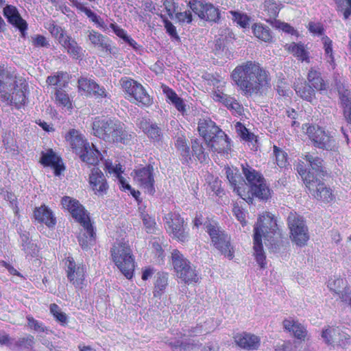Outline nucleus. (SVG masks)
Masks as SVG:
<instances>
[{
    "mask_svg": "<svg viewBox=\"0 0 351 351\" xmlns=\"http://www.w3.org/2000/svg\"><path fill=\"white\" fill-rule=\"evenodd\" d=\"M230 77L246 95H262L271 86L269 71L256 61L247 60L238 64L232 71Z\"/></svg>",
    "mask_w": 351,
    "mask_h": 351,
    "instance_id": "f257e3e1",
    "label": "nucleus"
},
{
    "mask_svg": "<svg viewBox=\"0 0 351 351\" xmlns=\"http://www.w3.org/2000/svg\"><path fill=\"white\" fill-rule=\"evenodd\" d=\"M281 237L282 234L274 215L267 211L260 215L254 228L253 249L254 256L261 268H265L267 265L262 239L264 238L272 244Z\"/></svg>",
    "mask_w": 351,
    "mask_h": 351,
    "instance_id": "f03ea898",
    "label": "nucleus"
},
{
    "mask_svg": "<svg viewBox=\"0 0 351 351\" xmlns=\"http://www.w3.org/2000/svg\"><path fill=\"white\" fill-rule=\"evenodd\" d=\"M225 169L226 178L233 191L248 204H252L254 198L266 202L271 197V190L265 178L252 186H247L237 169L226 167Z\"/></svg>",
    "mask_w": 351,
    "mask_h": 351,
    "instance_id": "7ed1b4c3",
    "label": "nucleus"
},
{
    "mask_svg": "<svg viewBox=\"0 0 351 351\" xmlns=\"http://www.w3.org/2000/svg\"><path fill=\"white\" fill-rule=\"evenodd\" d=\"M63 208L67 210L72 217L83 227L85 232L78 237L79 244L83 250H87L96 242V231L91 223L88 212L76 199L69 196L62 198Z\"/></svg>",
    "mask_w": 351,
    "mask_h": 351,
    "instance_id": "20e7f679",
    "label": "nucleus"
},
{
    "mask_svg": "<svg viewBox=\"0 0 351 351\" xmlns=\"http://www.w3.org/2000/svg\"><path fill=\"white\" fill-rule=\"evenodd\" d=\"M328 88V83L322 77L321 72L313 67L308 70L306 81L298 79L293 86L296 94L310 103L316 99V92L326 91Z\"/></svg>",
    "mask_w": 351,
    "mask_h": 351,
    "instance_id": "39448f33",
    "label": "nucleus"
},
{
    "mask_svg": "<svg viewBox=\"0 0 351 351\" xmlns=\"http://www.w3.org/2000/svg\"><path fill=\"white\" fill-rule=\"evenodd\" d=\"M204 225L213 246L222 255L232 260L234 257V247L231 242V236L213 219L207 218Z\"/></svg>",
    "mask_w": 351,
    "mask_h": 351,
    "instance_id": "423d86ee",
    "label": "nucleus"
},
{
    "mask_svg": "<svg viewBox=\"0 0 351 351\" xmlns=\"http://www.w3.org/2000/svg\"><path fill=\"white\" fill-rule=\"evenodd\" d=\"M171 263L175 276L186 285L197 284L199 275L197 267L178 249L171 252Z\"/></svg>",
    "mask_w": 351,
    "mask_h": 351,
    "instance_id": "0eeeda50",
    "label": "nucleus"
},
{
    "mask_svg": "<svg viewBox=\"0 0 351 351\" xmlns=\"http://www.w3.org/2000/svg\"><path fill=\"white\" fill-rule=\"evenodd\" d=\"M110 255L112 261L124 276L128 280L132 279L135 269V257L128 242L114 243Z\"/></svg>",
    "mask_w": 351,
    "mask_h": 351,
    "instance_id": "6e6552de",
    "label": "nucleus"
},
{
    "mask_svg": "<svg viewBox=\"0 0 351 351\" xmlns=\"http://www.w3.org/2000/svg\"><path fill=\"white\" fill-rule=\"evenodd\" d=\"M296 170L302 177L304 183L311 195L317 200L326 203L332 202L335 197L330 187L315 176L311 171H307L304 163H298Z\"/></svg>",
    "mask_w": 351,
    "mask_h": 351,
    "instance_id": "1a4fd4ad",
    "label": "nucleus"
},
{
    "mask_svg": "<svg viewBox=\"0 0 351 351\" xmlns=\"http://www.w3.org/2000/svg\"><path fill=\"white\" fill-rule=\"evenodd\" d=\"M119 82L125 93V98L129 101L141 108H147L152 105L153 98L141 83L128 77H121Z\"/></svg>",
    "mask_w": 351,
    "mask_h": 351,
    "instance_id": "9d476101",
    "label": "nucleus"
},
{
    "mask_svg": "<svg viewBox=\"0 0 351 351\" xmlns=\"http://www.w3.org/2000/svg\"><path fill=\"white\" fill-rule=\"evenodd\" d=\"M302 130H305V134L314 147L327 151L337 149L335 139L324 128L317 124L305 123L302 125Z\"/></svg>",
    "mask_w": 351,
    "mask_h": 351,
    "instance_id": "9b49d317",
    "label": "nucleus"
},
{
    "mask_svg": "<svg viewBox=\"0 0 351 351\" xmlns=\"http://www.w3.org/2000/svg\"><path fill=\"white\" fill-rule=\"evenodd\" d=\"M164 221L165 230L173 239L182 243L189 241L187 224L179 212L168 213L165 215Z\"/></svg>",
    "mask_w": 351,
    "mask_h": 351,
    "instance_id": "f8f14e48",
    "label": "nucleus"
},
{
    "mask_svg": "<svg viewBox=\"0 0 351 351\" xmlns=\"http://www.w3.org/2000/svg\"><path fill=\"white\" fill-rule=\"evenodd\" d=\"M5 73L4 66L0 65V78H3ZM5 83L0 79V97L1 101L7 102L8 104L17 110L23 108L27 99V84H21V87L18 85L14 86V90L11 94L4 91Z\"/></svg>",
    "mask_w": 351,
    "mask_h": 351,
    "instance_id": "ddd939ff",
    "label": "nucleus"
},
{
    "mask_svg": "<svg viewBox=\"0 0 351 351\" xmlns=\"http://www.w3.org/2000/svg\"><path fill=\"white\" fill-rule=\"evenodd\" d=\"M65 271L69 282L77 290H82L87 285V268L83 263H76L74 258L69 256L64 259Z\"/></svg>",
    "mask_w": 351,
    "mask_h": 351,
    "instance_id": "4468645a",
    "label": "nucleus"
},
{
    "mask_svg": "<svg viewBox=\"0 0 351 351\" xmlns=\"http://www.w3.org/2000/svg\"><path fill=\"white\" fill-rule=\"evenodd\" d=\"M287 224L292 241L300 247L306 245L309 235L303 217L295 213H291L287 218Z\"/></svg>",
    "mask_w": 351,
    "mask_h": 351,
    "instance_id": "2eb2a0df",
    "label": "nucleus"
},
{
    "mask_svg": "<svg viewBox=\"0 0 351 351\" xmlns=\"http://www.w3.org/2000/svg\"><path fill=\"white\" fill-rule=\"evenodd\" d=\"M134 182L145 193L154 195L155 193L154 169L151 164L135 169L131 173Z\"/></svg>",
    "mask_w": 351,
    "mask_h": 351,
    "instance_id": "dca6fc26",
    "label": "nucleus"
},
{
    "mask_svg": "<svg viewBox=\"0 0 351 351\" xmlns=\"http://www.w3.org/2000/svg\"><path fill=\"white\" fill-rule=\"evenodd\" d=\"M188 5L201 19L217 23L220 19L219 10L210 3H206L204 0H190Z\"/></svg>",
    "mask_w": 351,
    "mask_h": 351,
    "instance_id": "f3484780",
    "label": "nucleus"
},
{
    "mask_svg": "<svg viewBox=\"0 0 351 351\" xmlns=\"http://www.w3.org/2000/svg\"><path fill=\"white\" fill-rule=\"evenodd\" d=\"M117 118L107 116H97L92 123L93 134L105 141H109L114 124Z\"/></svg>",
    "mask_w": 351,
    "mask_h": 351,
    "instance_id": "a211bd4d",
    "label": "nucleus"
},
{
    "mask_svg": "<svg viewBox=\"0 0 351 351\" xmlns=\"http://www.w3.org/2000/svg\"><path fill=\"white\" fill-rule=\"evenodd\" d=\"M88 182L95 195L104 196L107 194L109 185L106 176L99 168H93L91 170Z\"/></svg>",
    "mask_w": 351,
    "mask_h": 351,
    "instance_id": "6ab92c4d",
    "label": "nucleus"
},
{
    "mask_svg": "<svg viewBox=\"0 0 351 351\" xmlns=\"http://www.w3.org/2000/svg\"><path fill=\"white\" fill-rule=\"evenodd\" d=\"M114 121L108 142L128 145L134 138V132H129L125 124L119 119H117Z\"/></svg>",
    "mask_w": 351,
    "mask_h": 351,
    "instance_id": "aec40b11",
    "label": "nucleus"
},
{
    "mask_svg": "<svg viewBox=\"0 0 351 351\" xmlns=\"http://www.w3.org/2000/svg\"><path fill=\"white\" fill-rule=\"evenodd\" d=\"M88 40L94 47L101 49L107 54L115 55L118 51L117 47L110 45L109 38L102 34L94 30L87 32Z\"/></svg>",
    "mask_w": 351,
    "mask_h": 351,
    "instance_id": "412c9836",
    "label": "nucleus"
},
{
    "mask_svg": "<svg viewBox=\"0 0 351 351\" xmlns=\"http://www.w3.org/2000/svg\"><path fill=\"white\" fill-rule=\"evenodd\" d=\"M211 97L215 101L223 104L230 110L232 114L237 115L242 114L243 107L234 97L219 90L213 91Z\"/></svg>",
    "mask_w": 351,
    "mask_h": 351,
    "instance_id": "4be33fe9",
    "label": "nucleus"
},
{
    "mask_svg": "<svg viewBox=\"0 0 351 351\" xmlns=\"http://www.w3.org/2000/svg\"><path fill=\"white\" fill-rule=\"evenodd\" d=\"M40 162L44 167H51L56 176H59L65 169L62 158L52 149L42 152Z\"/></svg>",
    "mask_w": 351,
    "mask_h": 351,
    "instance_id": "5701e85b",
    "label": "nucleus"
},
{
    "mask_svg": "<svg viewBox=\"0 0 351 351\" xmlns=\"http://www.w3.org/2000/svg\"><path fill=\"white\" fill-rule=\"evenodd\" d=\"M236 345L246 350H256L261 346V338L252 333L242 332L233 337Z\"/></svg>",
    "mask_w": 351,
    "mask_h": 351,
    "instance_id": "b1692460",
    "label": "nucleus"
},
{
    "mask_svg": "<svg viewBox=\"0 0 351 351\" xmlns=\"http://www.w3.org/2000/svg\"><path fill=\"white\" fill-rule=\"evenodd\" d=\"M64 138L73 152L77 155H80L81 153H83L86 149H88L89 143L77 130L70 129L65 134Z\"/></svg>",
    "mask_w": 351,
    "mask_h": 351,
    "instance_id": "393cba45",
    "label": "nucleus"
},
{
    "mask_svg": "<svg viewBox=\"0 0 351 351\" xmlns=\"http://www.w3.org/2000/svg\"><path fill=\"white\" fill-rule=\"evenodd\" d=\"M282 327L285 332H289L294 338L300 341H305L308 331L306 328L298 319L289 317L282 321Z\"/></svg>",
    "mask_w": 351,
    "mask_h": 351,
    "instance_id": "a878e982",
    "label": "nucleus"
},
{
    "mask_svg": "<svg viewBox=\"0 0 351 351\" xmlns=\"http://www.w3.org/2000/svg\"><path fill=\"white\" fill-rule=\"evenodd\" d=\"M197 125L198 132L206 143L223 132L210 118L199 119Z\"/></svg>",
    "mask_w": 351,
    "mask_h": 351,
    "instance_id": "bb28decb",
    "label": "nucleus"
},
{
    "mask_svg": "<svg viewBox=\"0 0 351 351\" xmlns=\"http://www.w3.org/2000/svg\"><path fill=\"white\" fill-rule=\"evenodd\" d=\"M3 12L8 21L18 28L21 33V36L25 37L27 29V23L21 16L17 8L14 5H7L3 8Z\"/></svg>",
    "mask_w": 351,
    "mask_h": 351,
    "instance_id": "cd10ccee",
    "label": "nucleus"
},
{
    "mask_svg": "<svg viewBox=\"0 0 351 351\" xmlns=\"http://www.w3.org/2000/svg\"><path fill=\"white\" fill-rule=\"evenodd\" d=\"M137 125L152 141L159 142L162 141L163 137L162 130L156 123H152L149 119L143 118Z\"/></svg>",
    "mask_w": 351,
    "mask_h": 351,
    "instance_id": "c85d7f7f",
    "label": "nucleus"
},
{
    "mask_svg": "<svg viewBox=\"0 0 351 351\" xmlns=\"http://www.w3.org/2000/svg\"><path fill=\"white\" fill-rule=\"evenodd\" d=\"M208 147L219 154H228L230 150V141L227 134L223 131L206 143Z\"/></svg>",
    "mask_w": 351,
    "mask_h": 351,
    "instance_id": "c756f323",
    "label": "nucleus"
},
{
    "mask_svg": "<svg viewBox=\"0 0 351 351\" xmlns=\"http://www.w3.org/2000/svg\"><path fill=\"white\" fill-rule=\"evenodd\" d=\"M169 273L160 271L156 274L154 281L153 295L160 298L169 286Z\"/></svg>",
    "mask_w": 351,
    "mask_h": 351,
    "instance_id": "7c9ffc66",
    "label": "nucleus"
},
{
    "mask_svg": "<svg viewBox=\"0 0 351 351\" xmlns=\"http://www.w3.org/2000/svg\"><path fill=\"white\" fill-rule=\"evenodd\" d=\"M69 75L66 71H57L47 77L46 83L53 87L54 91L59 88L64 89L69 86Z\"/></svg>",
    "mask_w": 351,
    "mask_h": 351,
    "instance_id": "2f4dec72",
    "label": "nucleus"
},
{
    "mask_svg": "<svg viewBox=\"0 0 351 351\" xmlns=\"http://www.w3.org/2000/svg\"><path fill=\"white\" fill-rule=\"evenodd\" d=\"M285 49L298 60L307 63L310 62L309 52L306 46L301 42H292L290 44H287L285 45Z\"/></svg>",
    "mask_w": 351,
    "mask_h": 351,
    "instance_id": "473e14b6",
    "label": "nucleus"
},
{
    "mask_svg": "<svg viewBox=\"0 0 351 351\" xmlns=\"http://www.w3.org/2000/svg\"><path fill=\"white\" fill-rule=\"evenodd\" d=\"M162 89L167 98V101L172 104L182 114H184L186 112V104L184 100L177 95L173 88L169 86L162 85Z\"/></svg>",
    "mask_w": 351,
    "mask_h": 351,
    "instance_id": "72a5a7b5",
    "label": "nucleus"
},
{
    "mask_svg": "<svg viewBox=\"0 0 351 351\" xmlns=\"http://www.w3.org/2000/svg\"><path fill=\"white\" fill-rule=\"evenodd\" d=\"M34 215L39 222L44 223L48 227H53L56 223V219L53 213L45 204L37 207L34 210Z\"/></svg>",
    "mask_w": 351,
    "mask_h": 351,
    "instance_id": "f704fd0d",
    "label": "nucleus"
},
{
    "mask_svg": "<svg viewBox=\"0 0 351 351\" xmlns=\"http://www.w3.org/2000/svg\"><path fill=\"white\" fill-rule=\"evenodd\" d=\"M328 287L330 291L337 293L343 301H346L350 294L349 288L346 287V281L341 278L330 279Z\"/></svg>",
    "mask_w": 351,
    "mask_h": 351,
    "instance_id": "c9c22d12",
    "label": "nucleus"
},
{
    "mask_svg": "<svg viewBox=\"0 0 351 351\" xmlns=\"http://www.w3.org/2000/svg\"><path fill=\"white\" fill-rule=\"evenodd\" d=\"M54 103L62 110L71 111L73 110V99L64 89L58 88L54 91Z\"/></svg>",
    "mask_w": 351,
    "mask_h": 351,
    "instance_id": "e433bc0d",
    "label": "nucleus"
},
{
    "mask_svg": "<svg viewBox=\"0 0 351 351\" xmlns=\"http://www.w3.org/2000/svg\"><path fill=\"white\" fill-rule=\"evenodd\" d=\"M241 169L247 186H252L256 182L265 179L263 175L259 171L254 169L247 162L241 164Z\"/></svg>",
    "mask_w": 351,
    "mask_h": 351,
    "instance_id": "4c0bfd02",
    "label": "nucleus"
},
{
    "mask_svg": "<svg viewBox=\"0 0 351 351\" xmlns=\"http://www.w3.org/2000/svg\"><path fill=\"white\" fill-rule=\"evenodd\" d=\"M282 7V5L275 0H265L263 4V14L267 17L265 21L267 22L276 21Z\"/></svg>",
    "mask_w": 351,
    "mask_h": 351,
    "instance_id": "58836bf2",
    "label": "nucleus"
},
{
    "mask_svg": "<svg viewBox=\"0 0 351 351\" xmlns=\"http://www.w3.org/2000/svg\"><path fill=\"white\" fill-rule=\"evenodd\" d=\"M252 32L256 38L265 43L273 42V34L270 28L262 23H254L252 27Z\"/></svg>",
    "mask_w": 351,
    "mask_h": 351,
    "instance_id": "ea45409f",
    "label": "nucleus"
},
{
    "mask_svg": "<svg viewBox=\"0 0 351 351\" xmlns=\"http://www.w3.org/2000/svg\"><path fill=\"white\" fill-rule=\"evenodd\" d=\"M60 44L66 50L67 53L75 59L80 57L82 47L78 46L77 42L70 36H64L60 40Z\"/></svg>",
    "mask_w": 351,
    "mask_h": 351,
    "instance_id": "a19ab883",
    "label": "nucleus"
},
{
    "mask_svg": "<svg viewBox=\"0 0 351 351\" xmlns=\"http://www.w3.org/2000/svg\"><path fill=\"white\" fill-rule=\"evenodd\" d=\"M110 27L112 29L114 34L119 38L123 39L126 43L132 47L134 50H138L141 47L135 40L128 35L127 31L118 25L115 22L110 24Z\"/></svg>",
    "mask_w": 351,
    "mask_h": 351,
    "instance_id": "79ce46f5",
    "label": "nucleus"
},
{
    "mask_svg": "<svg viewBox=\"0 0 351 351\" xmlns=\"http://www.w3.org/2000/svg\"><path fill=\"white\" fill-rule=\"evenodd\" d=\"M79 156L83 162L93 166L97 165L101 159L100 152L96 149L91 148L89 144L88 145V149H86L85 151Z\"/></svg>",
    "mask_w": 351,
    "mask_h": 351,
    "instance_id": "37998d69",
    "label": "nucleus"
},
{
    "mask_svg": "<svg viewBox=\"0 0 351 351\" xmlns=\"http://www.w3.org/2000/svg\"><path fill=\"white\" fill-rule=\"evenodd\" d=\"M343 330L339 327H330L322 330V337L326 343L336 345L339 336H341Z\"/></svg>",
    "mask_w": 351,
    "mask_h": 351,
    "instance_id": "c03bdc74",
    "label": "nucleus"
},
{
    "mask_svg": "<svg viewBox=\"0 0 351 351\" xmlns=\"http://www.w3.org/2000/svg\"><path fill=\"white\" fill-rule=\"evenodd\" d=\"M176 149L180 152L183 164H188L191 160L190 147L185 138L178 137L175 143Z\"/></svg>",
    "mask_w": 351,
    "mask_h": 351,
    "instance_id": "a18cd8bd",
    "label": "nucleus"
},
{
    "mask_svg": "<svg viewBox=\"0 0 351 351\" xmlns=\"http://www.w3.org/2000/svg\"><path fill=\"white\" fill-rule=\"evenodd\" d=\"M306 161L308 163L312 170L315 171L316 173V177L319 176H325L326 174L324 171V168L323 167V160L320 157L313 156L309 154H307L304 156V158Z\"/></svg>",
    "mask_w": 351,
    "mask_h": 351,
    "instance_id": "49530a36",
    "label": "nucleus"
},
{
    "mask_svg": "<svg viewBox=\"0 0 351 351\" xmlns=\"http://www.w3.org/2000/svg\"><path fill=\"white\" fill-rule=\"evenodd\" d=\"M191 149L193 156L201 163L206 162L208 158V154L206 152L203 143L198 139H195L191 141Z\"/></svg>",
    "mask_w": 351,
    "mask_h": 351,
    "instance_id": "de8ad7c7",
    "label": "nucleus"
},
{
    "mask_svg": "<svg viewBox=\"0 0 351 351\" xmlns=\"http://www.w3.org/2000/svg\"><path fill=\"white\" fill-rule=\"evenodd\" d=\"M96 82L90 78L80 77L77 80L78 92L86 96H90L91 92L95 89Z\"/></svg>",
    "mask_w": 351,
    "mask_h": 351,
    "instance_id": "09e8293b",
    "label": "nucleus"
},
{
    "mask_svg": "<svg viewBox=\"0 0 351 351\" xmlns=\"http://www.w3.org/2000/svg\"><path fill=\"white\" fill-rule=\"evenodd\" d=\"M273 155L275 163L281 169L287 168L289 165V158L287 153L276 145L273 146Z\"/></svg>",
    "mask_w": 351,
    "mask_h": 351,
    "instance_id": "8fccbe9b",
    "label": "nucleus"
},
{
    "mask_svg": "<svg viewBox=\"0 0 351 351\" xmlns=\"http://www.w3.org/2000/svg\"><path fill=\"white\" fill-rule=\"evenodd\" d=\"M325 55L328 58L327 62L332 66V69L336 67L335 56L332 50V40L327 36L322 38Z\"/></svg>",
    "mask_w": 351,
    "mask_h": 351,
    "instance_id": "3c124183",
    "label": "nucleus"
},
{
    "mask_svg": "<svg viewBox=\"0 0 351 351\" xmlns=\"http://www.w3.org/2000/svg\"><path fill=\"white\" fill-rule=\"evenodd\" d=\"M340 101L343 108V116L346 121L351 124V97L349 93L341 94Z\"/></svg>",
    "mask_w": 351,
    "mask_h": 351,
    "instance_id": "603ef678",
    "label": "nucleus"
},
{
    "mask_svg": "<svg viewBox=\"0 0 351 351\" xmlns=\"http://www.w3.org/2000/svg\"><path fill=\"white\" fill-rule=\"evenodd\" d=\"M50 313L61 326H66L68 323L67 315L61 311L60 308L56 303L49 305Z\"/></svg>",
    "mask_w": 351,
    "mask_h": 351,
    "instance_id": "864d4df0",
    "label": "nucleus"
},
{
    "mask_svg": "<svg viewBox=\"0 0 351 351\" xmlns=\"http://www.w3.org/2000/svg\"><path fill=\"white\" fill-rule=\"evenodd\" d=\"M229 13L232 16V21L239 26L242 28H246L249 27L250 17L248 16L246 14L233 10L230 11Z\"/></svg>",
    "mask_w": 351,
    "mask_h": 351,
    "instance_id": "5fc2aeb1",
    "label": "nucleus"
},
{
    "mask_svg": "<svg viewBox=\"0 0 351 351\" xmlns=\"http://www.w3.org/2000/svg\"><path fill=\"white\" fill-rule=\"evenodd\" d=\"M337 11L341 12L343 19L346 20L351 16V0H335Z\"/></svg>",
    "mask_w": 351,
    "mask_h": 351,
    "instance_id": "6e6d98bb",
    "label": "nucleus"
},
{
    "mask_svg": "<svg viewBox=\"0 0 351 351\" xmlns=\"http://www.w3.org/2000/svg\"><path fill=\"white\" fill-rule=\"evenodd\" d=\"M208 190L213 192L214 195L218 197H221L224 195V191L221 187L222 182L219 178L211 176L208 182Z\"/></svg>",
    "mask_w": 351,
    "mask_h": 351,
    "instance_id": "4d7b16f0",
    "label": "nucleus"
},
{
    "mask_svg": "<svg viewBox=\"0 0 351 351\" xmlns=\"http://www.w3.org/2000/svg\"><path fill=\"white\" fill-rule=\"evenodd\" d=\"M35 343L34 336L28 335L26 337H20L15 341L14 347L19 350L32 349Z\"/></svg>",
    "mask_w": 351,
    "mask_h": 351,
    "instance_id": "13d9d810",
    "label": "nucleus"
},
{
    "mask_svg": "<svg viewBox=\"0 0 351 351\" xmlns=\"http://www.w3.org/2000/svg\"><path fill=\"white\" fill-rule=\"evenodd\" d=\"M73 6L75 7L77 10H80L84 12L86 16L93 22L95 23L97 21V19L99 16L96 14L94 12H93L90 8L84 5V4L77 1H73Z\"/></svg>",
    "mask_w": 351,
    "mask_h": 351,
    "instance_id": "bf43d9fd",
    "label": "nucleus"
},
{
    "mask_svg": "<svg viewBox=\"0 0 351 351\" xmlns=\"http://www.w3.org/2000/svg\"><path fill=\"white\" fill-rule=\"evenodd\" d=\"M239 135L242 140L248 142V143H257V137L256 136L249 131V130L241 123H238Z\"/></svg>",
    "mask_w": 351,
    "mask_h": 351,
    "instance_id": "052dcab7",
    "label": "nucleus"
},
{
    "mask_svg": "<svg viewBox=\"0 0 351 351\" xmlns=\"http://www.w3.org/2000/svg\"><path fill=\"white\" fill-rule=\"evenodd\" d=\"M50 34L56 38L60 43V40H63L64 36L67 35L64 33V29L59 25L55 23L54 21L50 23L47 27Z\"/></svg>",
    "mask_w": 351,
    "mask_h": 351,
    "instance_id": "680f3d73",
    "label": "nucleus"
},
{
    "mask_svg": "<svg viewBox=\"0 0 351 351\" xmlns=\"http://www.w3.org/2000/svg\"><path fill=\"white\" fill-rule=\"evenodd\" d=\"M162 21L166 32L171 37L172 40L180 41V38L178 34L176 27L173 25V24L167 18H164Z\"/></svg>",
    "mask_w": 351,
    "mask_h": 351,
    "instance_id": "e2e57ef3",
    "label": "nucleus"
},
{
    "mask_svg": "<svg viewBox=\"0 0 351 351\" xmlns=\"http://www.w3.org/2000/svg\"><path fill=\"white\" fill-rule=\"evenodd\" d=\"M232 213L237 219L241 223L242 226L247 224L246 211L242 208L238 204H234L232 208Z\"/></svg>",
    "mask_w": 351,
    "mask_h": 351,
    "instance_id": "0e129e2a",
    "label": "nucleus"
},
{
    "mask_svg": "<svg viewBox=\"0 0 351 351\" xmlns=\"http://www.w3.org/2000/svg\"><path fill=\"white\" fill-rule=\"evenodd\" d=\"M104 169L110 174L114 173L116 177L123 173V169L121 164L113 165L112 161L106 160L104 162Z\"/></svg>",
    "mask_w": 351,
    "mask_h": 351,
    "instance_id": "69168bd1",
    "label": "nucleus"
},
{
    "mask_svg": "<svg viewBox=\"0 0 351 351\" xmlns=\"http://www.w3.org/2000/svg\"><path fill=\"white\" fill-rule=\"evenodd\" d=\"M90 96L95 97L97 99H110V95L104 86L96 83L95 89L90 93Z\"/></svg>",
    "mask_w": 351,
    "mask_h": 351,
    "instance_id": "338daca9",
    "label": "nucleus"
},
{
    "mask_svg": "<svg viewBox=\"0 0 351 351\" xmlns=\"http://www.w3.org/2000/svg\"><path fill=\"white\" fill-rule=\"evenodd\" d=\"M26 319L27 321L28 326L31 329L38 332H45L47 328L44 326L43 323L34 319L32 315H27Z\"/></svg>",
    "mask_w": 351,
    "mask_h": 351,
    "instance_id": "774afa93",
    "label": "nucleus"
}]
</instances>
